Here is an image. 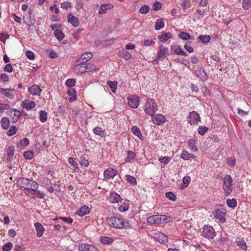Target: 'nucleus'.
I'll use <instances>...</instances> for the list:
<instances>
[{
    "mask_svg": "<svg viewBox=\"0 0 251 251\" xmlns=\"http://www.w3.org/2000/svg\"><path fill=\"white\" fill-rule=\"evenodd\" d=\"M37 189L38 188L24 189V193L26 195L31 197L32 198H44L45 196L44 193L42 191H38Z\"/></svg>",
    "mask_w": 251,
    "mask_h": 251,
    "instance_id": "5",
    "label": "nucleus"
},
{
    "mask_svg": "<svg viewBox=\"0 0 251 251\" xmlns=\"http://www.w3.org/2000/svg\"><path fill=\"white\" fill-rule=\"evenodd\" d=\"M79 62V63L74 67V70L75 72L77 74L86 72L85 63H82V62Z\"/></svg>",
    "mask_w": 251,
    "mask_h": 251,
    "instance_id": "16",
    "label": "nucleus"
},
{
    "mask_svg": "<svg viewBox=\"0 0 251 251\" xmlns=\"http://www.w3.org/2000/svg\"><path fill=\"white\" fill-rule=\"evenodd\" d=\"M227 163L229 166H234L236 163L235 159L234 157H228L227 159Z\"/></svg>",
    "mask_w": 251,
    "mask_h": 251,
    "instance_id": "61",
    "label": "nucleus"
},
{
    "mask_svg": "<svg viewBox=\"0 0 251 251\" xmlns=\"http://www.w3.org/2000/svg\"><path fill=\"white\" fill-rule=\"evenodd\" d=\"M54 35L58 41H61L64 38L63 32L60 29H56Z\"/></svg>",
    "mask_w": 251,
    "mask_h": 251,
    "instance_id": "38",
    "label": "nucleus"
},
{
    "mask_svg": "<svg viewBox=\"0 0 251 251\" xmlns=\"http://www.w3.org/2000/svg\"><path fill=\"white\" fill-rule=\"evenodd\" d=\"M21 187L24 189H32V188H38L39 185L35 181L31 179L23 178L21 179Z\"/></svg>",
    "mask_w": 251,
    "mask_h": 251,
    "instance_id": "4",
    "label": "nucleus"
},
{
    "mask_svg": "<svg viewBox=\"0 0 251 251\" xmlns=\"http://www.w3.org/2000/svg\"><path fill=\"white\" fill-rule=\"evenodd\" d=\"M47 112L45 110L40 111L39 112V119L40 121L44 123L47 120Z\"/></svg>",
    "mask_w": 251,
    "mask_h": 251,
    "instance_id": "35",
    "label": "nucleus"
},
{
    "mask_svg": "<svg viewBox=\"0 0 251 251\" xmlns=\"http://www.w3.org/2000/svg\"><path fill=\"white\" fill-rule=\"evenodd\" d=\"M196 140L193 139L189 140L187 142L188 146L193 151H197L198 149L195 145Z\"/></svg>",
    "mask_w": 251,
    "mask_h": 251,
    "instance_id": "33",
    "label": "nucleus"
},
{
    "mask_svg": "<svg viewBox=\"0 0 251 251\" xmlns=\"http://www.w3.org/2000/svg\"><path fill=\"white\" fill-rule=\"evenodd\" d=\"M131 131L132 133L135 136H137L140 140L143 141L144 140V137L138 127L137 126H132L131 128Z\"/></svg>",
    "mask_w": 251,
    "mask_h": 251,
    "instance_id": "21",
    "label": "nucleus"
},
{
    "mask_svg": "<svg viewBox=\"0 0 251 251\" xmlns=\"http://www.w3.org/2000/svg\"><path fill=\"white\" fill-rule=\"evenodd\" d=\"M106 222L110 227L117 229L128 228L130 227L129 224L120 215L108 217Z\"/></svg>",
    "mask_w": 251,
    "mask_h": 251,
    "instance_id": "1",
    "label": "nucleus"
},
{
    "mask_svg": "<svg viewBox=\"0 0 251 251\" xmlns=\"http://www.w3.org/2000/svg\"><path fill=\"white\" fill-rule=\"evenodd\" d=\"M107 84L110 88L113 93H115L117 89L118 83L116 81H112L108 80L107 82Z\"/></svg>",
    "mask_w": 251,
    "mask_h": 251,
    "instance_id": "31",
    "label": "nucleus"
},
{
    "mask_svg": "<svg viewBox=\"0 0 251 251\" xmlns=\"http://www.w3.org/2000/svg\"><path fill=\"white\" fill-rule=\"evenodd\" d=\"M125 179L132 185H135L136 184V179L135 177L129 175H126L125 176Z\"/></svg>",
    "mask_w": 251,
    "mask_h": 251,
    "instance_id": "32",
    "label": "nucleus"
},
{
    "mask_svg": "<svg viewBox=\"0 0 251 251\" xmlns=\"http://www.w3.org/2000/svg\"><path fill=\"white\" fill-rule=\"evenodd\" d=\"M195 74L203 82L206 81L208 79V75L202 68H199L196 70Z\"/></svg>",
    "mask_w": 251,
    "mask_h": 251,
    "instance_id": "12",
    "label": "nucleus"
},
{
    "mask_svg": "<svg viewBox=\"0 0 251 251\" xmlns=\"http://www.w3.org/2000/svg\"><path fill=\"white\" fill-rule=\"evenodd\" d=\"M191 42H187L184 45V48L190 53L194 51V49L191 46Z\"/></svg>",
    "mask_w": 251,
    "mask_h": 251,
    "instance_id": "57",
    "label": "nucleus"
},
{
    "mask_svg": "<svg viewBox=\"0 0 251 251\" xmlns=\"http://www.w3.org/2000/svg\"><path fill=\"white\" fill-rule=\"evenodd\" d=\"M14 148L13 146L9 147L7 150V154L9 158L12 157L14 153Z\"/></svg>",
    "mask_w": 251,
    "mask_h": 251,
    "instance_id": "56",
    "label": "nucleus"
},
{
    "mask_svg": "<svg viewBox=\"0 0 251 251\" xmlns=\"http://www.w3.org/2000/svg\"><path fill=\"white\" fill-rule=\"evenodd\" d=\"M68 162L74 168V170L75 171L77 172L78 171L79 169L78 167H77V164L75 161H74L73 158L70 157L68 159Z\"/></svg>",
    "mask_w": 251,
    "mask_h": 251,
    "instance_id": "47",
    "label": "nucleus"
},
{
    "mask_svg": "<svg viewBox=\"0 0 251 251\" xmlns=\"http://www.w3.org/2000/svg\"><path fill=\"white\" fill-rule=\"evenodd\" d=\"M79 251H99L96 247L87 243H83L78 247Z\"/></svg>",
    "mask_w": 251,
    "mask_h": 251,
    "instance_id": "13",
    "label": "nucleus"
},
{
    "mask_svg": "<svg viewBox=\"0 0 251 251\" xmlns=\"http://www.w3.org/2000/svg\"><path fill=\"white\" fill-rule=\"evenodd\" d=\"M171 54H175L177 55H185L187 56V54L186 52H185L180 47L178 46L177 48L174 49V48L171 46Z\"/></svg>",
    "mask_w": 251,
    "mask_h": 251,
    "instance_id": "23",
    "label": "nucleus"
},
{
    "mask_svg": "<svg viewBox=\"0 0 251 251\" xmlns=\"http://www.w3.org/2000/svg\"><path fill=\"white\" fill-rule=\"evenodd\" d=\"M208 128L205 126H200L198 128V133L201 135H204L208 131Z\"/></svg>",
    "mask_w": 251,
    "mask_h": 251,
    "instance_id": "48",
    "label": "nucleus"
},
{
    "mask_svg": "<svg viewBox=\"0 0 251 251\" xmlns=\"http://www.w3.org/2000/svg\"><path fill=\"white\" fill-rule=\"evenodd\" d=\"M202 235L208 239H213L215 236V231L212 226H204L203 227Z\"/></svg>",
    "mask_w": 251,
    "mask_h": 251,
    "instance_id": "7",
    "label": "nucleus"
},
{
    "mask_svg": "<svg viewBox=\"0 0 251 251\" xmlns=\"http://www.w3.org/2000/svg\"><path fill=\"white\" fill-rule=\"evenodd\" d=\"M93 132L96 135L103 137L104 135V131L102 130L101 127H97L93 129Z\"/></svg>",
    "mask_w": 251,
    "mask_h": 251,
    "instance_id": "42",
    "label": "nucleus"
},
{
    "mask_svg": "<svg viewBox=\"0 0 251 251\" xmlns=\"http://www.w3.org/2000/svg\"><path fill=\"white\" fill-rule=\"evenodd\" d=\"M59 219L70 224H72L73 222V219L71 217H60Z\"/></svg>",
    "mask_w": 251,
    "mask_h": 251,
    "instance_id": "62",
    "label": "nucleus"
},
{
    "mask_svg": "<svg viewBox=\"0 0 251 251\" xmlns=\"http://www.w3.org/2000/svg\"><path fill=\"white\" fill-rule=\"evenodd\" d=\"M156 107L157 104L155 100L149 99L147 101L144 109L146 114L152 117V121L154 124L157 123V114H155Z\"/></svg>",
    "mask_w": 251,
    "mask_h": 251,
    "instance_id": "2",
    "label": "nucleus"
},
{
    "mask_svg": "<svg viewBox=\"0 0 251 251\" xmlns=\"http://www.w3.org/2000/svg\"><path fill=\"white\" fill-rule=\"evenodd\" d=\"M75 84V80L74 79H68L66 81V85L69 87H72Z\"/></svg>",
    "mask_w": 251,
    "mask_h": 251,
    "instance_id": "59",
    "label": "nucleus"
},
{
    "mask_svg": "<svg viewBox=\"0 0 251 251\" xmlns=\"http://www.w3.org/2000/svg\"><path fill=\"white\" fill-rule=\"evenodd\" d=\"M187 121L191 125H197L198 121H201L200 115L194 111L190 112L187 117Z\"/></svg>",
    "mask_w": 251,
    "mask_h": 251,
    "instance_id": "8",
    "label": "nucleus"
},
{
    "mask_svg": "<svg viewBox=\"0 0 251 251\" xmlns=\"http://www.w3.org/2000/svg\"><path fill=\"white\" fill-rule=\"evenodd\" d=\"M1 124L2 128L7 129L9 127L10 122L8 119L6 117H3L1 120Z\"/></svg>",
    "mask_w": 251,
    "mask_h": 251,
    "instance_id": "34",
    "label": "nucleus"
},
{
    "mask_svg": "<svg viewBox=\"0 0 251 251\" xmlns=\"http://www.w3.org/2000/svg\"><path fill=\"white\" fill-rule=\"evenodd\" d=\"M139 97L136 96H132L127 98L129 106L132 108H136L139 105Z\"/></svg>",
    "mask_w": 251,
    "mask_h": 251,
    "instance_id": "11",
    "label": "nucleus"
},
{
    "mask_svg": "<svg viewBox=\"0 0 251 251\" xmlns=\"http://www.w3.org/2000/svg\"><path fill=\"white\" fill-rule=\"evenodd\" d=\"M13 245L11 243L8 242L4 245L2 248L3 251H10L12 248Z\"/></svg>",
    "mask_w": 251,
    "mask_h": 251,
    "instance_id": "58",
    "label": "nucleus"
},
{
    "mask_svg": "<svg viewBox=\"0 0 251 251\" xmlns=\"http://www.w3.org/2000/svg\"><path fill=\"white\" fill-rule=\"evenodd\" d=\"M100 241L103 244L109 245L112 244L114 241V240L112 237L102 236L100 237Z\"/></svg>",
    "mask_w": 251,
    "mask_h": 251,
    "instance_id": "29",
    "label": "nucleus"
},
{
    "mask_svg": "<svg viewBox=\"0 0 251 251\" xmlns=\"http://www.w3.org/2000/svg\"><path fill=\"white\" fill-rule=\"evenodd\" d=\"M150 8L149 6L145 5L142 6L139 10V12L141 14H146L150 11Z\"/></svg>",
    "mask_w": 251,
    "mask_h": 251,
    "instance_id": "50",
    "label": "nucleus"
},
{
    "mask_svg": "<svg viewBox=\"0 0 251 251\" xmlns=\"http://www.w3.org/2000/svg\"><path fill=\"white\" fill-rule=\"evenodd\" d=\"M34 226L36 230L37 235L40 237L42 236L45 229L41 224L36 222L34 224Z\"/></svg>",
    "mask_w": 251,
    "mask_h": 251,
    "instance_id": "20",
    "label": "nucleus"
},
{
    "mask_svg": "<svg viewBox=\"0 0 251 251\" xmlns=\"http://www.w3.org/2000/svg\"><path fill=\"white\" fill-rule=\"evenodd\" d=\"M113 8V6L111 3L103 4H101L100 7L99 13L100 14H102L106 12V10L111 9Z\"/></svg>",
    "mask_w": 251,
    "mask_h": 251,
    "instance_id": "24",
    "label": "nucleus"
},
{
    "mask_svg": "<svg viewBox=\"0 0 251 251\" xmlns=\"http://www.w3.org/2000/svg\"><path fill=\"white\" fill-rule=\"evenodd\" d=\"M226 203L227 205L230 208H234L237 205V201L235 199L227 200Z\"/></svg>",
    "mask_w": 251,
    "mask_h": 251,
    "instance_id": "41",
    "label": "nucleus"
},
{
    "mask_svg": "<svg viewBox=\"0 0 251 251\" xmlns=\"http://www.w3.org/2000/svg\"><path fill=\"white\" fill-rule=\"evenodd\" d=\"M159 49V52L158 53V59L161 57H164L165 55H168L170 54L168 48L163 45L160 46Z\"/></svg>",
    "mask_w": 251,
    "mask_h": 251,
    "instance_id": "17",
    "label": "nucleus"
},
{
    "mask_svg": "<svg viewBox=\"0 0 251 251\" xmlns=\"http://www.w3.org/2000/svg\"><path fill=\"white\" fill-rule=\"evenodd\" d=\"M180 157L184 160H191V158H194L195 156L186 151H183L181 154Z\"/></svg>",
    "mask_w": 251,
    "mask_h": 251,
    "instance_id": "28",
    "label": "nucleus"
},
{
    "mask_svg": "<svg viewBox=\"0 0 251 251\" xmlns=\"http://www.w3.org/2000/svg\"><path fill=\"white\" fill-rule=\"evenodd\" d=\"M198 39L203 43H207L211 40V37L209 35H200Z\"/></svg>",
    "mask_w": 251,
    "mask_h": 251,
    "instance_id": "37",
    "label": "nucleus"
},
{
    "mask_svg": "<svg viewBox=\"0 0 251 251\" xmlns=\"http://www.w3.org/2000/svg\"><path fill=\"white\" fill-rule=\"evenodd\" d=\"M85 66L86 72H92L96 70L97 69L96 66L94 64L91 63V62L87 64H85Z\"/></svg>",
    "mask_w": 251,
    "mask_h": 251,
    "instance_id": "40",
    "label": "nucleus"
},
{
    "mask_svg": "<svg viewBox=\"0 0 251 251\" xmlns=\"http://www.w3.org/2000/svg\"><path fill=\"white\" fill-rule=\"evenodd\" d=\"M78 215L83 216L89 213V208L87 206H81L77 212Z\"/></svg>",
    "mask_w": 251,
    "mask_h": 251,
    "instance_id": "26",
    "label": "nucleus"
},
{
    "mask_svg": "<svg viewBox=\"0 0 251 251\" xmlns=\"http://www.w3.org/2000/svg\"><path fill=\"white\" fill-rule=\"evenodd\" d=\"M116 175L117 172L115 169L112 168H108L104 171L103 180L108 181L110 179L113 178L116 176Z\"/></svg>",
    "mask_w": 251,
    "mask_h": 251,
    "instance_id": "9",
    "label": "nucleus"
},
{
    "mask_svg": "<svg viewBox=\"0 0 251 251\" xmlns=\"http://www.w3.org/2000/svg\"><path fill=\"white\" fill-rule=\"evenodd\" d=\"M14 89H4L0 87V92L6 98L12 100L14 99Z\"/></svg>",
    "mask_w": 251,
    "mask_h": 251,
    "instance_id": "10",
    "label": "nucleus"
},
{
    "mask_svg": "<svg viewBox=\"0 0 251 251\" xmlns=\"http://www.w3.org/2000/svg\"><path fill=\"white\" fill-rule=\"evenodd\" d=\"M158 242L162 244L168 242V237L162 232H158Z\"/></svg>",
    "mask_w": 251,
    "mask_h": 251,
    "instance_id": "30",
    "label": "nucleus"
},
{
    "mask_svg": "<svg viewBox=\"0 0 251 251\" xmlns=\"http://www.w3.org/2000/svg\"><path fill=\"white\" fill-rule=\"evenodd\" d=\"M80 164L85 167H87L89 165V162L88 160L86 159L84 157H80Z\"/></svg>",
    "mask_w": 251,
    "mask_h": 251,
    "instance_id": "60",
    "label": "nucleus"
},
{
    "mask_svg": "<svg viewBox=\"0 0 251 251\" xmlns=\"http://www.w3.org/2000/svg\"><path fill=\"white\" fill-rule=\"evenodd\" d=\"M111 201L112 202H118L121 199V197L119 195L113 193L111 195Z\"/></svg>",
    "mask_w": 251,
    "mask_h": 251,
    "instance_id": "45",
    "label": "nucleus"
},
{
    "mask_svg": "<svg viewBox=\"0 0 251 251\" xmlns=\"http://www.w3.org/2000/svg\"><path fill=\"white\" fill-rule=\"evenodd\" d=\"M93 57V54L90 52H85L83 53L80 58L77 60V62H82L85 63L90 60Z\"/></svg>",
    "mask_w": 251,
    "mask_h": 251,
    "instance_id": "22",
    "label": "nucleus"
},
{
    "mask_svg": "<svg viewBox=\"0 0 251 251\" xmlns=\"http://www.w3.org/2000/svg\"><path fill=\"white\" fill-rule=\"evenodd\" d=\"M147 222L150 225H152L156 223L157 221V215H153L148 218Z\"/></svg>",
    "mask_w": 251,
    "mask_h": 251,
    "instance_id": "49",
    "label": "nucleus"
},
{
    "mask_svg": "<svg viewBox=\"0 0 251 251\" xmlns=\"http://www.w3.org/2000/svg\"><path fill=\"white\" fill-rule=\"evenodd\" d=\"M237 245L240 248H241L244 251L247 250V246L246 243L244 240H241L240 241H239L237 243Z\"/></svg>",
    "mask_w": 251,
    "mask_h": 251,
    "instance_id": "54",
    "label": "nucleus"
},
{
    "mask_svg": "<svg viewBox=\"0 0 251 251\" xmlns=\"http://www.w3.org/2000/svg\"><path fill=\"white\" fill-rule=\"evenodd\" d=\"M178 37L184 40H188L191 39V35L188 33L184 31H181L178 35Z\"/></svg>",
    "mask_w": 251,
    "mask_h": 251,
    "instance_id": "39",
    "label": "nucleus"
},
{
    "mask_svg": "<svg viewBox=\"0 0 251 251\" xmlns=\"http://www.w3.org/2000/svg\"><path fill=\"white\" fill-rule=\"evenodd\" d=\"M165 197L169 200L172 201H176V197L175 194L172 192H168L165 193Z\"/></svg>",
    "mask_w": 251,
    "mask_h": 251,
    "instance_id": "43",
    "label": "nucleus"
},
{
    "mask_svg": "<svg viewBox=\"0 0 251 251\" xmlns=\"http://www.w3.org/2000/svg\"><path fill=\"white\" fill-rule=\"evenodd\" d=\"M166 121V118L163 115L158 114V126L164 123Z\"/></svg>",
    "mask_w": 251,
    "mask_h": 251,
    "instance_id": "55",
    "label": "nucleus"
},
{
    "mask_svg": "<svg viewBox=\"0 0 251 251\" xmlns=\"http://www.w3.org/2000/svg\"><path fill=\"white\" fill-rule=\"evenodd\" d=\"M181 5L184 9H186L190 7V2L189 0H184Z\"/></svg>",
    "mask_w": 251,
    "mask_h": 251,
    "instance_id": "64",
    "label": "nucleus"
},
{
    "mask_svg": "<svg viewBox=\"0 0 251 251\" xmlns=\"http://www.w3.org/2000/svg\"><path fill=\"white\" fill-rule=\"evenodd\" d=\"M22 105L23 108H25L28 111L32 109L36 106V104L33 101H28L27 100H25Z\"/></svg>",
    "mask_w": 251,
    "mask_h": 251,
    "instance_id": "18",
    "label": "nucleus"
},
{
    "mask_svg": "<svg viewBox=\"0 0 251 251\" xmlns=\"http://www.w3.org/2000/svg\"><path fill=\"white\" fill-rule=\"evenodd\" d=\"M173 221L172 217L164 215H158V224H167Z\"/></svg>",
    "mask_w": 251,
    "mask_h": 251,
    "instance_id": "15",
    "label": "nucleus"
},
{
    "mask_svg": "<svg viewBox=\"0 0 251 251\" xmlns=\"http://www.w3.org/2000/svg\"><path fill=\"white\" fill-rule=\"evenodd\" d=\"M28 91V92L33 96H40L42 92V90L40 87L36 84H34L31 87H29Z\"/></svg>",
    "mask_w": 251,
    "mask_h": 251,
    "instance_id": "14",
    "label": "nucleus"
},
{
    "mask_svg": "<svg viewBox=\"0 0 251 251\" xmlns=\"http://www.w3.org/2000/svg\"><path fill=\"white\" fill-rule=\"evenodd\" d=\"M172 37V34L170 32H162L161 35L158 36V39L161 42L165 43L169 39Z\"/></svg>",
    "mask_w": 251,
    "mask_h": 251,
    "instance_id": "19",
    "label": "nucleus"
},
{
    "mask_svg": "<svg viewBox=\"0 0 251 251\" xmlns=\"http://www.w3.org/2000/svg\"><path fill=\"white\" fill-rule=\"evenodd\" d=\"M68 22L72 24L74 26H77L79 25V22L78 19L73 16L71 14H69L68 16Z\"/></svg>",
    "mask_w": 251,
    "mask_h": 251,
    "instance_id": "27",
    "label": "nucleus"
},
{
    "mask_svg": "<svg viewBox=\"0 0 251 251\" xmlns=\"http://www.w3.org/2000/svg\"><path fill=\"white\" fill-rule=\"evenodd\" d=\"M24 156L26 159H31L33 156V153L32 151H27L24 152Z\"/></svg>",
    "mask_w": 251,
    "mask_h": 251,
    "instance_id": "52",
    "label": "nucleus"
},
{
    "mask_svg": "<svg viewBox=\"0 0 251 251\" xmlns=\"http://www.w3.org/2000/svg\"><path fill=\"white\" fill-rule=\"evenodd\" d=\"M165 23L163 19H158V30L164 27Z\"/></svg>",
    "mask_w": 251,
    "mask_h": 251,
    "instance_id": "63",
    "label": "nucleus"
},
{
    "mask_svg": "<svg viewBox=\"0 0 251 251\" xmlns=\"http://www.w3.org/2000/svg\"><path fill=\"white\" fill-rule=\"evenodd\" d=\"M242 7L245 10L249 9L251 7V0H244Z\"/></svg>",
    "mask_w": 251,
    "mask_h": 251,
    "instance_id": "46",
    "label": "nucleus"
},
{
    "mask_svg": "<svg viewBox=\"0 0 251 251\" xmlns=\"http://www.w3.org/2000/svg\"><path fill=\"white\" fill-rule=\"evenodd\" d=\"M158 160L162 164H167L171 160V157L169 156H161Z\"/></svg>",
    "mask_w": 251,
    "mask_h": 251,
    "instance_id": "44",
    "label": "nucleus"
},
{
    "mask_svg": "<svg viewBox=\"0 0 251 251\" xmlns=\"http://www.w3.org/2000/svg\"><path fill=\"white\" fill-rule=\"evenodd\" d=\"M128 203L124 202L119 207L118 209L120 212H125L128 209Z\"/></svg>",
    "mask_w": 251,
    "mask_h": 251,
    "instance_id": "51",
    "label": "nucleus"
},
{
    "mask_svg": "<svg viewBox=\"0 0 251 251\" xmlns=\"http://www.w3.org/2000/svg\"><path fill=\"white\" fill-rule=\"evenodd\" d=\"M135 156V154L132 151H128L127 156L126 158V161L130 162L132 161Z\"/></svg>",
    "mask_w": 251,
    "mask_h": 251,
    "instance_id": "36",
    "label": "nucleus"
},
{
    "mask_svg": "<svg viewBox=\"0 0 251 251\" xmlns=\"http://www.w3.org/2000/svg\"><path fill=\"white\" fill-rule=\"evenodd\" d=\"M118 55L120 57L123 58L126 60L130 59L132 57V55L124 49L119 50Z\"/></svg>",
    "mask_w": 251,
    "mask_h": 251,
    "instance_id": "25",
    "label": "nucleus"
},
{
    "mask_svg": "<svg viewBox=\"0 0 251 251\" xmlns=\"http://www.w3.org/2000/svg\"><path fill=\"white\" fill-rule=\"evenodd\" d=\"M223 181L225 194L226 196H228L232 192L231 187L232 186V178L230 175H226L224 177Z\"/></svg>",
    "mask_w": 251,
    "mask_h": 251,
    "instance_id": "3",
    "label": "nucleus"
},
{
    "mask_svg": "<svg viewBox=\"0 0 251 251\" xmlns=\"http://www.w3.org/2000/svg\"><path fill=\"white\" fill-rule=\"evenodd\" d=\"M17 130V127L15 126H11L7 134L9 136H12L16 134Z\"/></svg>",
    "mask_w": 251,
    "mask_h": 251,
    "instance_id": "53",
    "label": "nucleus"
},
{
    "mask_svg": "<svg viewBox=\"0 0 251 251\" xmlns=\"http://www.w3.org/2000/svg\"><path fill=\"white\" fill-rule=\"evenodd\" d=\"M214 217L218 219L221 223H224L226 222L225 215L226 214V210L225 208L222 207L221 208H216L214 211L212 212Z\"/></svg>",
    "mask_w": 251,
    "mask_h": 251,
    "instance_id": "6",
    "label": "nucleus"
}]
</instances>
